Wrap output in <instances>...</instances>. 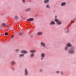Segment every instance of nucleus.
I'll return each mask as SVG.
<instances>
[{
	"mask_svg": "<svg viewBox=\"0 0 76 76\" xmlns=\"http://www.w3.org/2000/svg\"><path fill=\"white\" fill-rule=\"evenodd\" d=\"M75 48L73 47L69 50V53L70 54H73L75 52Z\"/></svg>",
	"mask_w": 76,
	"mask_h": 76,
	"instance_id": "1",
	"label": "nucleus"
},
{
	"mask_svg": "<svg viewBox=\"0 0 76 76\" xmlns=\"http://www.w3.org/2000/svg\"><path fill=\"white\" fill-rule=\"evenodd\" d=\"M41 58H40L41 60L42 61L44 60V58L45 57V53H42L41 54Z\"/></svg>",
	"mask_w": 76,
	"mask_h": 76,
	"instance_id": "2",
	"label": "nucleus"
},
{
	"mask_svg": "<svg viewBox=\"0 0 76 76\" xmlns=\"http://www.w3.org/2000/svg\"><path fill=\"white\" fill-rule=\"evenodd\" d=\"M24 75L25 76H27L28 75V69L27 68H25L24 69Z\"/></svg>",
	"mask_w": 76,
	"mask_h": 76,
	"instance_id": "3",
	"label": "nucleus"
},
{
	"mask_svg": "<svg viewBox=\"0 0 76 76\" xmlns=\"http://www.w3.org/2000/svg\"><path fill=\"white\" fill-rule=\"evenodd\" d=\"M20 53H23V54H25L28 53V51L26 50H22L20 51Z\"/></svg>",
	"mask_w": 76,
	"mask_h": 76,
	"instance_id": "4",
	"label": "nucleus"
},
{
	"mask_svg": "<svg viewBox=\"0 0 76 76\" xmlns=\"http://www.w3.org/2000/svg\"><path fill=\"white\" fill-rule=\"evenodd\" d=\"M40 45L42 46H43V47H45V44L43 42H41L40 43Z\"/></svg>",
	"mask_w": 76,
	"mask_h": 76,
	"instance_id": "5",
	"label": "nucleus"
},
{
	"mask_svg": "<svg viewBox=\"0 0 76 76\" xmlns=\"http://www.w3.org/2000/svg\"><path fill=\"white\" fill-rule=\"evenodd\" d=\"M50 25H56V23H55L54 21H52L50 23Z\"/></svg>",
	"mask_w": 76,
	"mask_h": 76,
	"instance_id": "6",
	"label": "nucleus"
},
{
	"mask_svg": "<svg viewBox=\"0 0 76 76\" xmlns=\"http://www.w3.org/2000/svg\"><path fill=\"white\" fill-rule=\"evenodd\" d=\"M37 35H41L42 34V32L39 31L37 33Z\"/></svg>",
	"mask_w": 76,
	"mask_h": 76,
	"instance_id": "7",
	"label": "nucleus"
},
{
	"mask_svg": "<svg viewBox=\"0 0 76 76\" xmlns=\"http://www.w3.org/2000/svg\"><path fill=\"white\" fill-rule=\"evenodd\" d=\"M66 45L68 47H72V45L70 43H68L66 44Z\"/></svg>",
	"mask_w": 76,
	"mask_h": 76,
	"instance_id": "8",
	"label": "nucleus"
},
{
	"mask_svg": "<svg viewBox=\"0 0 76 76\" xmlns=\"http://www.w3.org/2000/svg\"><path fill=\"white\" fill-rule=\"evenodd\" d=\"M30 53H35L36 52V50H30Z\"/></svg>",
	"mask_w": 76,
	"mask_h": 76,
	"instance_id": "9",
	"label": "nucleus"
},
{
	"mask_svg": "<svg viewBox=\"0 0 76 76\" xmlns=\"http://www.w3.org/2000/svg\"><path fill=\"white\" fill-rule=\"evenodd\" d=\"M34 20V18H30L29 19H27V20H28V21H33Z\"/></svg>",
	"mask_w": 76,
	"mask_h": 76,
	"instance_id": "10",
	"label": "nucleus"
},
{
	"mask_svg": "<svg viewBox=\"0 0 76 76\" xmlns=\"http://www.w3.org/2000/svg\"><path fill=\"white\" fill-rule=\"evenodd\" d=\"M66 4V2H64L63 3H62L61 4V6H65Z\"/></svg>",
	"mask_w": 76,
	"mask_h": 76,
	"instance_id": "11",
	"label": "nucleus"
},
{
	"mask_svg": "<svg viewBox=\"0 0 76 76\" xmlns=\"http://www.w3.org/2000/svg\"><path fill=\"white\" fill-rule=\"evenodd\" d=\"M19 57H24V54H20L19 55Z\"/></svg>",
	"mask_w": 76,
	"mask_h": 76,
	"instance_id": "12",
	"label": "nucleus"
},
{
	"mask_svg": "<svg viewBox=\"0 0 76 76\" xmlns=\"http://www.w3.org/2000/svg\"><path fill=\"white\" fill-rule=\"evenodd\" d=\"M35 54L34 53H31L30 55L31 57H34V55Z\"/></svg>",
	"mask_w": 76,
	"mask_h": 76,
	"instance_id": "13",
	"label": "nucleus"
},
{
	"mask_svg": "<svg viewBox=\"0 0 76 76\" xmlns=\"http://www.w3.org/2000/svg\"><path fill=\"white\" fill-rule=\"evenodd\" d=\"M49 1V0H45L44 1V3H47Z\"/></svg>",
	"mask_w": 76,
	"mask_h": 76,
	"instance_id": "14",
	"label": "nucleus"
},
{
	"mask_svg": "<svg viewBox=\"0 0 76 76\" xmlns=\"http://www.w3.org/2000/svg\"><path fill=\"white\" fill-rule=\"evenodd\" d=\"M11 64H12V65H14V64H15V62L14 61H11Z\"/></svg>",
	"mask_w": 76,
	"mask_h": 76,
	"instance_id": "15",
	"label": "nucleus"
},
{
	"mask_svg": "<svg viewBox=\"0 0 76 76\" xmlns=\"http://www.w3.org/2000/svg\"><path fill=\"white\" fill-rule=\"evenodd\" d=\"M57 25H61V23L60 22V21H59L58 23H57Z\"/></svg>",
	"mask_w": 76,
	"mask_h": 76,
	"instance_id": "16",
	"label": "nucleus"
},
{
	"mask_svg": "<svg viewBox=\"0 0 76 76\" xmlns=\"http://www.w3.org/2000/svg\"><path fill=\"white\" fill-rule=\"evenodd\" d=\"M54 20L55 21V22H58L59 21V20H58V19L57 18L55 19Z\"/></svg>",
	"mask_w": 76,
	"mask_h": 76,
	"instance_id": "17",
	"label": "nucleus"
},
{
	"mask_svg": "<svg viewBox=\"0 0 76 76\" xmlns=\"http://www.w3.org/2000/svg\"><path fill=\"white\" fill-rule=\"evenodd\" d=\"M31 10V8H29L26 10V11H29Z\"/></svg>",
	"mask_w": 76,
	"mask_h": 76,
	"instance_id": "18",
	"label": "nucleus"
},
{
	"mask_svg": "<svg viewBox=\"0 0 76 76\" xmlns=\"http://www.w3.org/2000/svg\"><path fill=\"white\" fill-rule=\"evenodd\" d=\"M6 25V24L5 23H2V27H3L4 26Z\"/></svg>",
	"mask_w": 76,
	"mask_h": 76,
	"instance_id": "19",
	"label": "nucleus"
},
{
	"mask_svg": "<svg viewBox=\"0 0 76 76\" xmlns=\"http://www.w3.org/2000/svg\"><path fill=\"white\" fill-rule=\"evenodd\" d=\"M8 33L6 32L5 33H4V36H6V35H8Z\"/></svg>",
	"mask_w": 76,
	"mask_h": 76,
	"instance_id": "20",
	"label": "nucleus"
},
{
	"mask_svg": "<svg viewBox=\"0 0 76 76\" xmlns=\"http://www.w3.org/2000/svg\"><path fill=\"white\" fill-rule=\"evenodd\" d=\"M19 18V17L18 16H15V19H18Z\"/></svg>",
	"mask_w": 76,
	"mask_h": 76,
	"instance_id": "21",
	"label": "nucleus"
},
{
	"mask_svg": "<svg viewBox=\"0 0 76 76\" xmlns=\"http://www.w3.org/2000/svg\"><path fill=\"white\" fill-rule=\"evenodd\" d=\"M19 35H20V36H22V35H23V33H20L19 34Z\"/></svg>",
	"mask_w": 76,
	"mask_h": 76,
	"instance_id": "22",
	"label": "nucleus"
},
{
	"mask_svg": "<svg viewBox=\"0 0 76 76\" xmlns=\"http://www.w3.org/2000/svg\"><path fill=\"white\" fill-rule=\"evenodd\" d=\"M46 7L47 8H48V9H50V6H49V5H46Z\"/></svg>",
	"mask_w": 76,
	"mask_h": 76,
	"instance_id": "23",
	"label": "nucleus"
},
{
	"mask_svg": "<svg viewBox=\"0 0 76 76\" xmlns=\"http://www.w3.org/2000/svg\"><path fill=\"white\" fill-rule=\"evenodd\" d=\"M15 51L16 52H18V51H19V49H16L15 50Z\"/></svg>",
	"mask_w": 76,
	"mask_h": 76,
	"instance_id": "24",
	"label": "nucleus"
},
{
	"mask_svg": "<svg viewBox=\"0 0 76 76\" xmlns=\"http://www.w3.org/2000/svg\"><path fill=\"white\" fill-rule=\"evenodd\" d=\"M67 48H68V47H65V50H67Z\"/></svg>",
	"mask_w": 76,
	"mask_h": 76,
	"instance_id": "25",
	"label": "nucleus"
},
{
	"mask_svg": "<svg viewBox=\"0 0 76 76\" xmlns=\"http://www.w3.org/2000/svg\"><path fill=\"white\" fill-rule=\"evenodd\" d=\"M22 1L23 3H25V0H22Z\"/></svg>",
	"mask_w": 76,
	"mask_h": 76,
	"instance_id": "26",
	"label": "nucleus"
},
{
	"mask_svg": "<svg viewBox=\"0 0 76 76\" xmlns=\"http://www.w3.org/2000/svg\"><path fill=\"white\" fill-rule=\"evenodd\" d=\"M61 75H63V72H61Z\"/></svg>",
	"mask_w": 76,
	"mask_h": 76,
	"instance_id": "27",
	"label": "nucleus"
},
{
	"mask_svg": "<svg viewBox=\"0 0 76 76\" xmlns=\"http://www.w3.org/2000/svg\"><path fill=\"white\" fill-rule=\"evenodd\" d=\"M14 37V35H12L11 37V38H13V37Z\"/></svg>",
	"mask_w": 76,
	"mask_h": 76,
	"instance_id": "28",
	"label": "nucleus"
},
{
	"mask_svg": "<svg viewBox=\"0 0 76 76\" xmlns=\"http://www.w3.org/2000/svg\"><path fill=\"white\" fill-rule=\"evenodd\" d=\"M56 73H59V71H57V72H56Z\"/></svg>",
	"mask_w": 76,
	"mask_h": 76,
	"instance_id": "29",
	"label": "nucleus"
},
{
	"mask_svg": "<svg viewBox=\"0 0 76 76\" xmlns=\"http://www.w3.org/2000/svg\"><path fill=\"white\" fill-rule=\"evenodd\" d=\"M57 15H55V18H57Z\"/></svg>",
	"mask_w": 76,
	"mask_h": 76,
	"instance_id": "30",
	"label": "nucleus"
},
{
	"mask_svg": "<svg viewBox=\"0 0 76 76\" xmlns=\"http://www.w3.org/2000/svg\"><path fill=\"white\" fill-rule=\"evenodd\" d=\"M40 71H41V72H42V70H40Z\"/></svg>",
	"mask_w": 76,
	"mask_h": 76,
	"instance_id": "31",
	"label": "nucleus"
}]
</instances>
